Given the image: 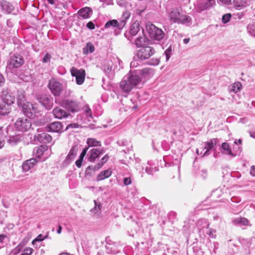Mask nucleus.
<instances>
[{"label":"nucleus","mask_w":255,"mask_h":255,"mask_svg":"<svg viewBox=\"0 0 255 255\" xmlns=\"http://www.w3.org/2000/svg\"><path fill=\"white\" fill-rule=\"evenodd\" d=\"M169 19L173 23L187 24L191 18L189 16L181 14L177 8H174L169 14Z\"/></svg>","instance_id":"f257e3e1"},{"label":"nucleus","mask_w":255,"mask_h":255,"mask_svg":"<svg viewBox=\"0 0 255 255\" xmlns=\"http://www.w3.org/2000/svg\"><path fill=\"white\" fill-rule=\"evenodd\" d=\"M147 30L149 36L153 39L160 40L164 36V32L152 24L147 27Z\"/></svg>","instance_id":"f03ea898"},{"label":"nucleus","mask_w":255,"mask_h":255,"mask_svg":"<svg viewBox=\"0 0 255 255\" xmlns=\"http://www.w3.org/2000/svg\"><path fill=\"white\" fill-rule=\"evenodd\" d=\"M48 87L55 96H60L63 90L62 84L55 79H51L49 81Z\"/></svg>","instance_id":"7ed1b4c3"},{"label":"nucleus","mask_w":255,"mask_h":255,"mask_svg":"<svg viewBox=\"0 0 255 255\" xmlns=\"http://www.w3.org/2000/svg\"><path fill=\"white\" fill-rule=\"evenodd\" d=\"M155 52V49L153 47L145 46L137 51V56L141 60H145L152 56Z\"/></svg>","instance_id":"20e7f679"},{"label":"nucleus","mask_w":255,"mask_h":255,"mask_svg":"<svg viewBox=\"0 0 255 255\" xmlns=\"http://www.w3.org/2000/svg\"><path fill=\"white\" fill-rule=\"evenodd\" d=\"M31 126L29 120L26 118H18L15 123V127L19 131H25Z\"/></svg>","instance_id":"39448f33"},{"label":"nucleus","mask_w":255,"mask_h":255,"mask_svg":"<svg viewBox=\"0 0 255 255\" xmlns=\"http://www.w3.org/2000/svg\"><path fill=\"white\" fill-rule=\"evenodd\" d=\"M71 73L72 76L76 77L77 84L81 85L84 83L86 76L85 70L83 69L78 70L75 67H72L71 69Z\"/></svg>","instance_id":"423d86ee"},{"label":"nucleus","mask_w":255,"mask_h":255,"mask_svg":"<svg viewBox=\"0 0 255 255\" xmlns=\"http://www.w3.org/2000/svg\"><path fill=\"white\" fill-rule=\"evenodd\" d=\"M24 63V60L21 55L14 54L11 57L9 65L13 68H17L21 67Z\"/></svg>","instance_id":"0eeeda50"},{"label":"nucleus","mask_w":255,"mask_h":255,"mask_svg":"<svg viewBox=\"0 0 255 255\" xmlns=\"http://www.w3.org/2000/svg\"><path fill=\"white\" fill-rule=\"evenodd\" d=\"M2 102L11 105L14 103L15 97L7 89H3L1 95Z\"/></svg>","instance_id":"6e6552de"},{"label":"nucleus","mask_w":255,"mask_h":255,"mask_svg":"<svg viewBox=\"0 0 255 255\" xmlns=\"http://www.w3.org/2000/svg\"><path fill=\"white\" fill-rule=\"evenodd\" d=\"M104 152V150L103 148H94L91 149L88 154L89 155V161L91 162H94Z\"/></svg>","instance_id":"1a4fd4ad"},{"label":"nucleus","mask_w":255,"mask_h":255,"mask_svg":"<svg viewBox=\"0 0 255 255\" xmlns=\"http://www.w3.org/2000/svg\"><path fill=\"white\" fill-rule=\"evenodd\" d=\"M217 144V139H212L209 141L205 142L202 144V149H206L202 156L208 155V152Z\"/></svg>","instance_id":"9d476101"},{"label":"nucleus","mask_w":255,"mask_h":255,"mask_svg":"<svg viewBox=\"0 0 255 255\" xmlns=\"http://www.w3.org/2000/svg\"><path fill=\"white\" fill-rule=\"evenodd\" d=\"M149 39L143 33L135 40V44L138 47H143L148 44Z\"/></svg>","instance_id":"9b49d317"},{"label":"nucleus","mask_w":255,"mask_h":255,"mask_svg":"<svg viewBox=\"0 0 255 255\" xmlns=\"http://www.w3.org/2000/svg\"><path fill=\"white\" fill-rule=\"evenodd\" d=\"M63 105L72 112H77L78 110V104L75 101L66 100L63 102Z\"/></svg>","instance_id":"f8f14e48"},{"label":"nucleus","mask_w":255,"mask_h":255,"mask_svg":"<svg viewBox=\"0 0 255 255\" xmlns=\"http://www.w3.org/2000/svg\"><path fill=\"white\" fill-rule=\"evenodd\" d=\"M47 128V130L48 131L58 132L62 130V126L60 122H55L49 125Z\"/></svg>","instance_id":"ddd939ff"},{"label":"nucleus","mask_w":255,"mask_h":255,"mask_svg":"<svg viewBox=\"0 0 255 255\" xmlns=\"http://www.w3.org/2000/svg\"><path fill=\"white\" fill-rule=\"evenodd\" d=\"M120 87L122 91L126 93H129L133 88L128 80H123L120 83Z\"/></svg>","instance_id":"4468645a"},{"label":"nucleus","mask_w":255,"mask_h":255,"mask_svg":"<svg viewBox=\"0 0 255 255\" xmlns=\"http://www.w3.org/2000/svg\"><path fill=\"white\" fill-rule=\"evenodd\" d=\"M53 113L55 117L57 119H62L68 117L69 115L60 108H55L53 110Z\"/></svg>","instance_id":"2eb2a0df"},{"label":"nucleus","mask_w":255,"mask_h":255,"mask_svg":"<svg viewBox=\"0 0 255 255\" xmlns=\"http://www.w3.org/2000/svg\"><path fill=\"white\" fill-rule=\"evenodd\" d=\"M37 160L34 158H31L25 161L22 164V169L24 171H28L37 163Z\"/></svg>","instance_id":"dca6fc26"},{"label":"nucleus","mask_w":255,"mask_h":255,"mask_svg":"<svg viewBox=\"0 0 255 255\" xmlns=\"http://www.w3.org/2000/svg\"><path fill=\"white\" fill-rule=\"evenodd\" d=\"M128 79L133 88L137 86L141 82L140 77L137 75L131 74L128 77Z\"/></svg>","instance_id":"f3484780"},{"label":"nucleus","mask_w":255,"mask_h":255,"mask_svg":"<svg viewBox=\"0 0 255 255\" xmlns=\"http://www.w3.org/2000/svg\"><path fill=\"white\" fill-rule=\"evenodd\" d=\"M233 3L237 9H241L250 5L249 1L246 0H234Z\"/></svg>","instance_id":"a211bd4d"},{"label":"nucleus","mask_w":255,"mask_h":255,"mask_svg":"<svg viewBox=\"0 0 255 255\" xmlns=\"http://www.w3.org/2000/svg\"><path fill=\"white\" fill-rule=\"evenodd\" d=\"M92 10L91 8L89 7H85L80 9L78 14L79 16L84 19H87L90 17V15Z\"/></svg>","instance_id":"6ab92c4d"},{"label":"nucleus","mask_w":255,"mask_h":255,"mask_svg":"<svg viewBox=\"0 0 255 255\" xmlns=\"http://www.w3.org/2000/svg\"><path fill=\"white\" fill-rule=\"evenodd\" d=\"M11 111V106L3 102L0 103V115L4 116Z\"/></svg>","instance_id":"aec40b11"},{"label":"nucleus","mask_w":255,"mask_h":255,"mask_svg":"<svg viewBox=\"0 0 255 255\" xmlns=\"http://www.w3.org/2000/svg\"><path fill=\"white\" fill-rule=\"evenodd\" d=\"M1 5L2 9L5 12V13H10L13 10V5L10 3V2L6 0H2L1 2Z\"/></svg>","instance_id":"412c9836"},{"label":"nucleus","mask_w":255,"mask_h":255,"mask_svg":"<svg viewBox=\"0 0 255 255\" xmlns=\"http://www.w3.org/2000/svg\"><path fill=\"white\" fill-rule=\"evenodd\" d=\"M215 4V0H207V1L201 3L198 5V8L202 11L208 9Z\"/></svg>","instance_id":"4be33fe9"},{"label":"nucleus","mask_w":255,"mask_h":255,"mask_svg":"<svg viewBox=\"0 0 255 255\" xmlns=\"http://www.w3.org/2000/svg\"><path fill=\"white\" fill-rule=\"evenodd\" d=\"M130 13L128 10H126L123 13V14L120 19L121 28H123L125 26V25L127 23V20L130 17Z\"/></svg>","instance_id":"5701e85b"},{"label":"nucleus","mask_w":255,"mask_h":255,"mask_svg":"<svg viewBox=\"0 0 255 255\" xmlns=\"http://www.w3.org/2000/svg\"><path fill=\"white\" fill-rule=\"evenodd\" d=\"M140 30V24L138 21H134L130 28V34L133 36L136 35Z\"/></svg>","instance_id":"b1692460"},{"label":"nucleus","mask_w":255,"mask_h":255,"mask_svg":"<svg viewBox=\"0 0 255 255\" xmlns=\"http://www.w3.org/2000/svg\"><path fill=\"white\" fill-rule=\"evenodd\" d=\"M112 171L108 169L100 172L97 177V181H101L110 177L112 174Z\"/></svg>","instance_id":"393cba45"},{"label":"nucleus","mask_w":255,"mask_h":255,"mask_svg":"<svg viewBox=\"0 0 255 255\" xmlns=\"http://www.w3.org/2000/svg\"><path fill=\"white\" fill-rule=\"evenodd\" d=\"M88 147H98L101 146V142L94 138H89L87 140Z\"/></svg>","instance_id":"a878e982"},{"label":"nucleus","mask_w":255,"mask_h":255,"mask_svg":"<svg viewBox=\"0 0 255 255\" xmlns=\"http://www.w3.org/2000/svg\"><path fill=\"white\" fill-rule=\"evenodd\" d=\"M22 108L24 113L26 115L28 113H32L34 110L33 105L29 102L24 104Z\"/></svg>","instance_id":"bb28decb"},{"label":"nucleus","mask_w":255,"mask_h":255,"mask_svg":"<svg viewBox=\"0 0 255 255\" xmlns=\"http://www.w3.org/2000/svg\"><path fill=\"white\" fill-rule=\"evenodd\" d=\"M78 151V147L76 145L73 146L70 149L67 158L68 160H72L76 156Z\"/></svg>","instance_id":"cd10ccee"},{"label":"nucleus","mask_w":255,"mask_h":255,"mask_svg":"<svg viewBox=\"0 0 255 255\" xmlns=\"http://www.w3.org/2000/svg\"><path fill=\"white\" fill-rule=\"evenodd\" d=\"M40 139L44 142L49 143L51 142L52 138V137L48 134L46 133H43L39 135Z\"/></svg>","instance_id":"c85d7f7f"},{"label":"nucleus","mask_w":255,"mask_h":255,"mask_svg":"<svg viewBox=\"0 0 255 255\" xmlns=\"http://www.w3.org/2000/svg\"><path fill=\"white\" fill-rule=\"evenodd\" d=\"M111 26H113L114 27H118L120 29L123 28H121L120 22H119L116 19H113L112 20L109 21L105 24L106 28H109Z\"/></svg>","instance_id":"c756f323"},{"label":"nucleus","mask_w":255,"mask_h":255,"mask_svg":"<svg viewBox=\"0 0 255 255\" xmlns=\"http://www.w3.org/2000/svg\"><path fill=\"white\" fill-rule=\"evenodd\" d=\"M222 148L226 151V154H228L232 156H234L235 155L232 153L231 149L228 143L223 142L222 144Z\"/></svg>","instance_id":"7c9ffc66"},{"label":"nucleus","mask_w":255,"mask_h":255,"mask_svg":"<svg viewBox=\"0 0 255 255\" xmlns=\"http://www.w3.org/2000/svg\"><path fill=\"white\" fill-rule=\"evenodd\" d=\"M88 50L90 53H93L95 50V47L93 44L90 42H88L86 45V49L83 48V53L84 54H87L88 53Z\"/></svg>","instance_id":"2f4dec72"},{"label":"nucleus","mask_w":255,"mask_h":255,"mask_svg":"<svg viewBox=\"0 0 255 255\" xmlns=\"http://www.w3.org/2000/svg\"><path fill=\"white\" fill-rule=\"evenodd\" d=\"M109 156L108 154H106L97 164V169H100L104 165V164L109 160Z\"/></svg>","instance_id":"473e14b6"},{"label":"nucleus","mask_w":255,"mask_h":255,"mask_svg":"<svg viewBox=\"0 0 255 255\" xmlns=\"http://www.w3.org/2000/svg\"><path fill=\"white\" fill-rule=\"evenodd\" d=\"M48 147L45 145H41L37 149V154L38 157H40L44 153V152L47 150Z\"/></svg>","instance_id":"72a5a7b5"},{"label":"nucleus","mask_w":255,"mask_h":255,"mask_svg":"<svg viewBox=\"0 0 255 255\" xmlns=\"http://www.w3.org/2000/svg\"><path fill=\"white\" fill-rule=\"evenodd\" d=\"M242 85L241 82H235L232 86V89L231 91L235 92L237 93L239 92L242 89Z\"/></svg>","instance_id":"f704fd0d"},{"label":"nucleus","mask_w":255,"mask_h":255,"mask_svg":"<svg viewBox=\"0 0 255 255\" xmlns=\"http://www.w3.org/2000/svg\"><path fill=\"white\" fill-rule=\"evenodd\" d=\"M206 233L208 234L211 238H215L216 237V231L213 229L209 228V225L207 226V231Z\"/></svg>","instance_id":"c9c22d12"},{"label":"nucleus","mask_w":255,"mask_h":255,"mask_svg":"<svg viewBox=\"0 0 255 255\" xmlns=\"http://www.w3.org/2000/svg\"><path fill=\"white\" fill-rule=\"evenodd\" d=\"M33 252V249L29 247L25 248L22 252L21 255H31Z\"/></svg>","instance_id":"e433bc0d"},{"label":"nucleus","mask_w":255,"mask_h":255,"mask_svg":"<svg viewBox=\"0 0 255 255\" xmlns=\"http://www.w3.org/2000/svg\"><path fill=\"white\" fill-rule=\"evenodd\" d=\"M232 15L231 13H227L222 16V21L224 23L228 22L231 18Z\"/></svg>","instance_id":"4c0bfd02"},{"label":"nucleus","mask_w":255,"mask_h":255,"mask_svg":"<svg viewBox=\"0 0 255 255\" xmlns=\"http://www.w3.org/2000/svg\"><path fill=\"white\" fill-rule=\"evenodd\" d=\"M95 208L94 210L95 211V213H99L102 208V205L100 203L94 201Z\"/></svg>","instance_id":"58836bf2"},{"label":"nucleus","mask_w":255,"mask_h":255,"mask_svg":"<svg viewBox=\"0 0 255 255\" xmlns=\"http://www.w3.org/2000/svg\"><path fill=\"white\" fill-rule=\"evenodd\" d=\"M46 237H44L42 234L39 235L32 242V244H34V243L36 242H40L43 241Z\"/></svg>","instance_id":"ea45409f"},{"label":"nucleus","mask_w":255,"mask_h":255,"mask_svg":"<svg viewBox=\"0 0 255 255\" xmlns=\"http://www.w3.org/2000/svg\"><path fill=\"white\" fill-rule=\"evenodd\" d=\"M22 248L21 245H18L12 250V253L15 255L18 254L21 251Z\"/></svg>","instance_id":"a19ab883"},{"label":"nucleus","mask_w":255,"mask_h":255,"mask_svg":"<svg viewBox=\"0 0 255 255\" xmlns=\"http://www.w3.org/2000/svg\"><path fill=\"white\" fill-rule=\"evenodd\" d=\"M51 57V56L49 54H48V53L46 54L42 59V62L47 63V62L50 61Z\"/></svg>","instance_id":"79ce46f5"},{"label":"nucleus","mask_w":255,"mask_h":255,"mask_svg":"<svg viewBox=\"0 0 255 255\" xmlns=\"http://www.w3.org/2000/svg\"><path fill=\"white\" fill-rule=\"evenodd\" d=\"M84 111H85V114L87 115V116L90 117H92V111H91L90 108H89V107H88L87 106L85 107Z\"/></svg>","instance_id":"37998d69"},{"label":"nucleus","mask_w":255,"mask_h":255,"mask_svg":"<svg viewBox=\"0 0 255 255\" xmlns=\"http://www.w3.org/2000/svg\"><path fill=\"white\" fill-rule=\"evenodd\" d=\"M171 52V49L170 48L166 49V51H165L166 60H168L169 59V58L170 57Z\"/></svg>","instance_id":"c03bdc74"},{"label":"nucleus","mask_w":255,"mask_h":255,"mask_svg":"<svg viewBox=\"0 0 255 255\" xmlns=\"http://www.w3.org/2000/svg\"><path fill=\"white\" fill-rule=\"evenodd\" d=\"M88 149H89V147H85L83 150V151H82V152H81V153L80 154V158L83 159V158L86 155V154L87 153V150H88Z\"/></svg>","instance_id":"a18cd8bd"},{"label":"nucleus","mask_w":255,"mask_h":255,"mask_svg":"<svg viewBox=\"0 0 255 255\" xmlns=\"http://www.w3.org/2000/svg\"><path fill=\"white\" fill-rule=\"evenodd\" d=\"M124 183L125 185H128L131 183V179L130 177H126L124 179Z\"/></svg>","instance_id":"49530a36"},{"label":"nucleus","mask_w":255,"mask_h":255,"mask_svg":"<svg viewBox=\"0 0 255 255\" xmlns=\"http://www.w3.org/2000/svg\"><path fill=\"white\" fill-rule=\"evenodd\" d=\"M97 169V164L95 167H93L92 166H89L86 169V173H90V171L91 170H96Z\"/></svg>","instance_id":"de8ad7c7"},{"label":"nucleus","mask_w":255,"mask_h":255,"mask_svg":"<svg viewBox=\"0 0 255 255\" xmlns=\"http://www.w3.org/2000/svg\"><path fill=\"white\" fill-rule=\"evenodd\" d=\"M87 27L90 29H94L95 28V24L92 21L87 23Z\"/></svg>","instance_id":"09e8293b"},{"label":"nucleus","mask_w":255,"mask_h":255,"mask_svg":"<svg viewBox=\"0 0 255 255\" xmlns=\"http://www.w3.org/2000/svg\"><path fill=\"white\" fill-rule=\"evenodd\" d=\"M150 71H151V70L150 69L145 68L143 69L142 70L141 72L143 74L147 75V74H150Z\"/></svg>","instance_id":"8fccbe9b"},{"label":"nucleus","mask_w":255,"mask_h":255,"mask_svg":"<svg viewBox=\"0 0 255 255\" xmlns=\"http://www.w3.org/2000/svg\"><path fill=\"white\" fill-rule=\"evenodd\" d=\"M250 174L252 176L255 177V165H253L251 166Z\"/></svg>","instance_id":"3c124183"},{"label":"nucleus","mask_w":255,"mask_h":255,"mask_svg":"<svg viewBox=\"0 0 255 255\" xmlns=\"http://www.w3.org/2000/svg\"><path fill=\"white\" fill-rule=\"evenodd\" d=\"M82 161L83 159L79 158L75 162L76 166L79 168L81 167Z\"/></svg>","instance_id":"603ef678"},{"label":"nucleus","mask_w":255,"mask_h":255,"mask_svg":"<svg viewBox=\"0 0 255 255\" xmlns=\"http://www.w3.org/2000/svg\"><path fill=\"white\" fill-rule=\"evenodd\" d=\"M43 101H41V102L43 105H45L48 104L49 101V99L47 97H43L42 99Z\"/></svg>","instance_id":"864d4df0"},{"label":"nucleus","mask_w":255,"mask_h":255,"mask_svg":"<svg viewBox=\"0 0 255 255\" xmlns=\"http://www.w3.org/2000/svg\"><path fill=\"white\" fill-rule=\"evenodd\" d=\"M4 83V78L2 74H0V87L2 86Z\"/></svg>","instance_id":"5fc2aeb1"},{"label":"nucleus","mask_w":255,"mask_h":255,"mask_svg":"<svg viewBox=\"0 0 255 255\" xmlns=\"http://www.w3.org/2000/svg\"><path fill=\"white\" fill-rule=\"evenodd\" d=\"M247 222H248L247 219L245 218H240L238 221V223L244 224V223H246Z\"/></svg>","instance_id":"6e6d98bb"},{"label":"nucleus","mask_w":255,"mask_h":255,"mask_svg":"<svg viewBox=\"0 0 255 255\" xmlns=\"http://www.w3.org/2000/svg\"><path fill=\"white\" fill-rule=\"evenodd\" d=\"M219 1L225 4H229L231 2V0H219Z\"/></svg>","instance_id":"4d7b16f0"},{"label":"nucleus","mask_w":255,"mask_h":255,"mask_svg":"<svg viewBox=\"0 0 255 255\" xmlns=\"http://www.w3.org/2000/svg\"><path fill=\"white\" fill-rule=\"evenodd\" d=\"M5 238L6 236L4 235H0V243H2Z\"/></svg>","instance_id":"13d9d810"},{"label":"nucleus","mask_w":255,"mask_h":255,"mask_svg":"<svg viewBox=\"0 0 255 255\" xmlns=\"http://www.w3.org/2000/svg\"><path fill=\"white\" fill-rule=\"evenodd\" d=\"M58 230L57 231V232L58 234H60L61 232L62 227L60 225H58Z\"/></svg>","instance_id":"bf43d9fd"},{"label":"nucleus","mask_w":255,"mask_h":255,"mask_svg":"<svg viewBox=\"0 0 255 255\" xmlns=\"http://www.w3.org/2000/svg\"><path fill=\"white\" fill-rule=\"evenodd\" d=\"M190 40V39L189 38H185L184 40H183V41H184V43L185 44H187L189 41Z\"/></svg>","instance_id":"052dcab7"},{"label":"nucleus","mask_w":255,"mask_h":255,"mask_svg":"<svg viewBox=\"0 0 255 255\" xmlns=\"http://www.w3.org/2000/svg\"><path fill=\"white\" fill-rule=\"evenodd\" d=\"M4 146V141H0V148H1Z\"/></svg>","instance_id":"680f3d73"},{"label":"nucleus","mask_w":255,"mask_h":255,"mask_svg":"<svg viewBox=\"0 0 255 255\" xmlns=\"http://www.w3.org/2000/svg\"><path fill=\"white\" fill-rule=\"evenodd\" d=\"M250 135L253 137H255V131H253V132H250Z\"/></svg>","instance_id":"e2e57ef3"},{"label":"nucleus","mask_w":255,"mask_h":255,"mask_svg":"<svg viewBox=\"0 0 255 255\" xmlns=\"http://www.w3.org/2000/svg\"><path fill=\"white\" fill-rule=\"evenodd\" d=\"M49 3H50L51 4H53L54 3V0H47Z\"/></svg>","instance_id":"0e129e2a"},{"label":"nucleus","mask_w":255,"mask_h":255,"mask_svg":"<svg viewBox=\"0 0 255 255\" xmlns=\"http://www.w3.org/2000/svg\"><path fill=\"white\" fill-rule=\"evenodd\" d=\"M70 127L74 128L75 127L73 126L72 124H69L67 126V128H69Z\"/></svg>","instance_id":"69168bd1"},{"label":"nucleus","mask_w":255,"mask_h":255,"mask_svg":"<svg viewBox=\"0 0 255 255\" xmlns=\"http://www.w3.org/2000/svg\"><path fill=\"white\" fill-rule=\"evenodd\" d=\"M159 61L158 60H156L155 62L153 63V64L156 65L159 63Z\"/></svg>","instance_id":"338daca9"},{"label":"nucleus","mask_w":255,"mask_h":255,"mask_svg":"<svg viewBox=\"0 0 255 255\" xmlns=\"http://www.w3.org/2000/svg\"><path fill=\"white\" fill-rule=\"evenodd\" d=\"M239 142L241 144L242 143V140L241 139H239Z\"/></svg>","instance_id":"774afa93"}]
</instances>
